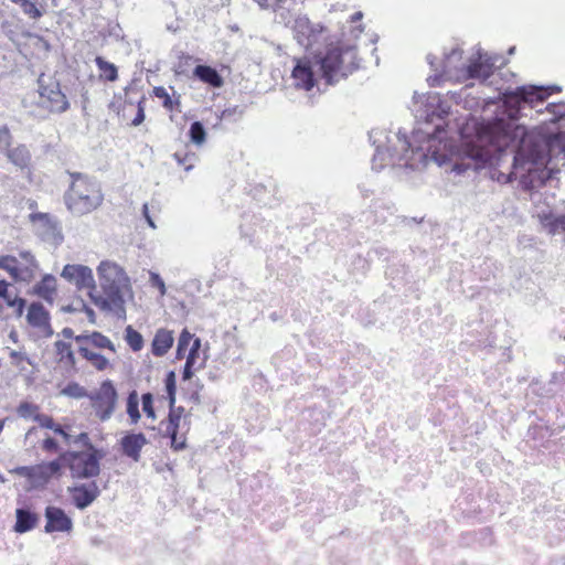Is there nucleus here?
I'll use <instances>...</instances> for the list:
<instances>
[{
  "mask_svg": "<svg viewBox=\"0 0 565 565\" xmlns=\"http://www.w3.org/2000/svg\"><path fill=\"white\" fill-rule=\"evenodd\" d=\"M558 86H519L510 92L514 109L508 120L495 118L480 129L490 148L469 147L452 162L462 174L490 167V178L500 183L519 179L525 190H534L552 178L553 159H565V103L540 105Z\"/></svg>",
  "mask_w": 565,
  "mask_h": 565,
  "instance_id": "1",
  "label": "nucleus"
},
{
  "mask_svg": "<svg viewBox=\"0 0 565 565\" xmlns=\"http://www.w3.org/2000/svg\"><path fill=\"white\" fill-rule=\"evenodd\" d=\"M370 139L375 146V153L372 160V168L382 169L386 163V158L393 164L404 162V166L412 170L425 167L428 161V154L422 147H414L413 142L406 137L405 132H387L375 129L370 132Z\"/></svg>",
  "mask_w": 565,
  "mask_h": 565,
  "instance_id": "2",
  "label": "nucleus"
},
{
  "mask_svg": "<svg viewBox=\"0 0 565 565\" xmlns=\"http://www.w3.org/2000/svg\"><path fill=\"white\" fill-rule=\"evenodd\" d=\"M97 271L104 296L88 291L92 302L102 311L126 319L125 295L131 291L129 277L120 266L110 262H102Z\"/></svg>",
  "mask_w": 565,
  "mask_h": 565,
  "instance_id": "3",
  "label": "nucleus"
},
{
  "mask_svg": "<svg viewBox=\"0 0 565 565\" xmlns=\"http://www.w3.org/2000/svg\"><path fill=\"white\" fill-rule=\"evenodd\" d=\"M497 57H491L487 53L478 51L476 57L463 61L462 51L460 49H452L445 57L441 65V73L429 77L431 85L439 82L441 77L446 79L467 81L480 79L484 82L488 79L495 67Z\"/></svg>",
  "mask_w": 565,
  "mask_h": 565,
  "instance_id": "4",
  "label": "nucleus"
},
{
  "mask_svg": "<svg viewBox=\"0 0 565 565\" xmlns=\"http://www.w3.org/2000/svg\"><path fill=\"white\" fill-rule=\"evenodd\" d=\"M71 184L64 194V202L67 210L76 215H86L97 210L103 201L100 183L96 178L81 172H68Z\"/></svg>",
  "mask_w": 565,
  "mask_h": 565,
  "instance_id": "5",
  "label": "nucleus"
},
{
  "mask_svg": "<svg viewBox=\"0 0 565 565\" xmlns=\"http://www.w3.org/2000/svg\"><path fill=\"white\" fill-rule=\"evenodd\" d=\"M356 58L355 45L340 42L337 46L330 47L323 56H320L316 66L326 85L332 86L358 67Z\"/></svg>",
  "mask_w": 565,
  "mask_h": 565,
  "instance_id": "6",
  "label": "nucleus"
},
{
  "mask_svg": "<svg viewBox=\"0 0 565 565\" xmlns=\"http://www.w3.org/2000/svg\"><path fill=\"white\" fill-rule=\"evenodd\" d=\"M103 452L89 445V450L66 451L61 455L64 465H67L73 478L89 479L100 472Z\"/></svg>",
  "mask_w": 565,
  "mask_h": 565,
  "instance_id": "7",
  "label": "nucleus"
},
{
  "mask_svg": "<svg viewBox=\"0 0 565 565\" xmlns=\"http://www.w3.org/2000/svg\"><path fill=\"white\" fill-rule=\"evenodd\" d=\"M89 399L96 416L102 422H107L114 414L118 393L110 380H106L100 384L98 391L90 393Z\"/></svg>",
  "mask_w": 565,
  "mask_h": 565,
  "instance_id": "8",
  "label": "nucleus"
},
{
  "mask_svg": "<svg viewBox=\"0 0 565 565\" xmlns=\"http://www.w3.org/2000/svg\"><path fill=\"white\" fill-rule=\"evenodd\" d=\"M292 31L298 44L309 50L319 41L322 26L312 24L307 17H298L295 19Z\"/></svg>",
  "mask_w": 565,
  "mask_h": 565,
  "instance_id": "9",
  "label": "nucleus"
},
{
  "mask_svg": "<svg viewBox=\"0 0 565 565\" xmlns=\"http://www.w3.org/2000/svg\"><path fill=\"white\" fill-rule=\"evenodd\" d=\"M36 234L46 242L60 244L63 239L56 218L46 213H33L30 215Z\"/></svg>",
  "mask_w": 565,
  "mask_h": 565,
  "instance_id": "10",
  "label": "nucleus"
},
{
  "mask_svg": "<svg viewBox=\"0 0 565 565\" xmlns=\"http://www.w3.org/2000/svg\"><path fill=\"white\" fill-rule=\"evenodd\" d=\"M39 105L49 109L51 113H64L68 108L66 96L60 89L57 82L47 86L40 85Z\"/></svg>",
  "mask_w": 565,
  "mask_h": 565,
  "instance_id": "11",
  "label": "nucleus"
},
{
  "mask_svg": "<svg viewBox=\"0 0 565 565\" xmlns=\"http://www.w3.org/2000/svg\"><path fill=\"white\" fill-rule=\"evenodd\" d=\"M61 276L75 285L79 290L88 289L89 291H96L93 271L88 266L67 264L64 266Z\"/></svg>",
  "mask_w": 565,
  "mask_h": 565,
  "instance_id": "12",
  "label": "nucleus"
},
{
  "mask_svg": "<svg viewBox=\"0 0 565 565\" xmlns=\"http://www.w3.org/2000/svg\"><path fill=\"white\" fill-rule=\"evenodd\" d=\"M44 515L46 519L44 531L46 533L72 531L73 521L63 509L54 505H49L45 509Z\"/></svg>",
  "mask_w": 565,
  "mask_h": 565,
  "instance_id": "13",
  "label": "nucleus"
},
{
  "mask_svg": "<svg viewBox=\"0 0 565 565\" xmlns=\"http://www.w3.org/2000/svg\"><path fill=\"white\" fill-rule=\"evenodd\" d=\"M425 110L419 114V110H416V118L424 119L426 122L435 124L436 130L440 129V125L436 124L435 120H441L446 115H448L449 107L441 103L439 95L429 94L426 97Z\"/></svg>",
  "mask_w": 565,
  "mask_h": 565,
  "instance_id": "14",
  "label": "nucleus"
},
{
  "mask_svg": "<svg viewBox=\"0 0 565 565\" xmlns=\"http://www.w3.org/2000/svg\"><path fill=\"white\" fill-rule=\"evenodd\" d=\"M68 491L72 494L73 504L78 510H85L88 508L100 494V490L96 481L74 486L73 488H70Z\"/></svg>",
  "mask_w": 565,
  "mask_h": 565,
  "instance_id": "15",
  "label": "nucleus"
},
{
  "mask_svg": "<svg viewBox=\"0 0 565 565\" xmlns=\"http://www.w3.org/2000/svg\"><path fill=\"white\" fill-rule=\"evenodd\" d=\"M291 77L297 88L310 90L317 83L316 71L309 61L297 60Z\"/></svg>",
  "mask_w": 565,
  "mask_h": 565,
  "instance_id": "16",
  "label": "nucleus"
},
{
  "mask_svg": "<svg viewBox=\"0 0 565 565\" xmlns=\"http://www.w3.org/2000/svg\"><path fill=\"white\" fill-rule=\"evenodd\" d=\"M148 444L142 433H128L120 439L122 454L134 461L140 460L141 449Z\"/></svg>",
  "mask_w": 565,
  "mask_h": 565,
  "instance_id": "17",
  "label": "nucleus"
},
{
  "mask_svg": "<svg viewBox=\"0 0 565 565\" xmlns=\"http://www.w3.org/2000/svg\"><path fill=\"white\" fill-rule=\"evenodd\" d=\"M15 519L13 530L22 534L33 530L38 525L40 516L30 509L19 508L15 510Z\"/></svg>",
  "mask_w": 565,
  "mask_h": 565,
  "instance_id": "18",
  "label": "nucleus"
},
{
  "mask_svg": "<svg viewBox=\"0 0 565 565\" xmlns=\"http://www.w3.org/2000/svg\"><path fill=\"white\" fill-rule=\"evenodd\" d=\"M193 76L213 88H221L224 84L221 74L210 65H196L193 70Z\"/></svg>",
  "mask_w": 565,
  "mask_h": 565,
  "instance_id": "19",
  "label": "nucleus"
},
{
  "mask_svg": "<svg viewBox=\"0 0 565 565\" xmlns=\"http://www.w3.org/2000/svg\"><path fill=\"white\" fill-rule=\"evenodd\" d=\"M26 320L34 328L50 329V313L40 302H32L30 305Z\"/></svg>",
  "mask_w": 565,
  "mask_h": 565,
  "instance_id": "20",
  "label": "nucleus"
},
{
  "mask_svg": "<svg viewBox=\"0 0 565 565\" xmlns=\"http://www.w3.org/2000/svg\"><path fill=\"white\" fill-rule=\"evenodd\" d=\"M172 332L166 329H159L152 340V353L156 356H163L173 344Z\"/></svg>",
  "mask_w": 565,
  "mask_h": 565,
  "instance_id": "21",
  "label": "nucleus"
},
{
  "mask_svg": "<svg viewBox=\"0 0 565 565\" xmlns=\"http://www.w3.org/2000/svg\"><path fill=\"white\" fill-rule=\"evenodd\" d=\"M63 461L61 457L58 459L52 460L50 462H43L41 465L35 466L34 471V480H39L41 482H47L52 477L58 475L61 472Z\"/></svg>",
  "mask_w": 565,
  "mask_h": 565,
  "instance_id": "22",
  "label": "nucleus"
},
{
  "mask_svg": "<svg viewBox=\"0 0 565 565\" xmlns=\"http://www.w3.org/2000/svg\"><path fill=\"white\" fill-rule=\"evenodd\" d=\"M8 160L20 169L28 168L31 161V153L25 145H18L9 148L6 152Z\"/></svg>",
  "mask_w": 565,
  "mask_h": 565,
  "instance_id": "23",
  "label": "nucleus"
},
{
  "mask_svg": "<svg viewBox=\"0 0 565 565\" xmlns=\"http://www.w3.org/2000/svg\"><path fill=\"white\" fill-rule=\"evenodd\" d=\"M201 339L200 338H195L193 340V343H192V347L189 351V354L186 356V361H185V364H184V367H183V372H182V379L183 381H189L192 379L193 376V367L196 363V359L199 358V352L201 350Z\"/></svg>",
  "mask_w": 565,
  "mask_h": 565,
  "instance_id": "24",
  "label": "nucleus"
},
{
  "mask_svg": "<svg viewBox=\"0 0 565 565\" xmlns=\"http://www.w3.org/2000/svg\"><path fill=\"white\" fill-rule=\"evenodd\" d=\"M34 292L45 301H53V294L55 292V278L46 275L43 279L34 286Z\"/></svg>",
  "mask_w": 565,
  "mask_h": 565,
  "instance_id": "25",
  "label": "nucleus"
},
{
  "mask_svg": "<svg viewBox=\"0 0 565 565\" xmlns=\"http://www.w3.org/2000/svg\"><path fill=\"white\" fill-rule=\"evenodd\" d=\"M78 352L81 353V355L84 359L89 361L92 363V365H94L96 367V370H98V371L106 370L109 364V361L107 358H105L104 355H102L99 353L88 350L84 345L79 347Z\"/></svg>",
  "mask_w": 565,
  "mask_h": 565,
  "instance_id": "26",
  "label": "nucleus"
},
{
  "mask_svg": "<svg viewBox=\"0 0 565 565\" xmlns=\"http://www.w3.org/2000/svg\"><path fill=\"white\" fill-rule=\"evenodd\" d=\"M35 420L40 426L52 429L55 434L62 436L67 444H71L72 435L65 431L61 425L55 424L52 417L46 415H36Z\"/></svg>",
  "mask_w": 565,
  "mask_h": 565,
  "instance_id": "27",
  "label": "nucleus"
},
{
  "mask_svg": "<svg viewBox=\"0 0 565 565\" xmlns=\"http://www.w3.org/2000/svg\"><path fill=\"white\" fill-rule=\"evenodd\" d=\"M0 268L7 270L14 280H24L18 266V260L13 256H0Z\"/></svg>",
  "mask_w": 565,
  "mask_h": 565,
  "instance_id": "28",
  "label": "nucleus"
},
{
  "mask_svg": "<svg viewBox=\"0 0 565 565\" xmlns=\"http://www.w3.org/2000/svg\"><path fill=\"white\" fill-rule=\"evenodd\" d=\"M56 353L60 355V361L65 362L71 367H74L76 364V359L74 352L72 351V347L70 343L64 341H56L55 344Z\"/></svg>",
  "mask_w": 565,
  "mask_h": 565,
  "instance_id": "29",
  "label": "nucleus"
},
{
  "mask_svg": "<svg viewBox=\"0 0 565 565\" xmlns=\"http://www.w3.org/2000/svg\"><path fill=\"white\" fill-rule=\"evenodd\" d=\"M96 66L102 72V76L109 82H114L118 77V71L115 64L106 61L102 56H96L95 58Z\"/></svg>",
  "mask_w": 565,
  "mask_h": 565,
  "instance_id": "30",
  "label": "nucleus"
},
{
  "mask_svg": "<svg viewBox=\"0 0 565 565\" xmlns=\"http://www.w3.org/2000/svg\"><path fill=\"white\" fill-rule=\"evenodd\" d=\"M127 414L131 424H137L141 417L137 391H131L127 397Z\"/></svg>",
  "mask_w": 565,
  "mask_h": 565,
  "instance_id": "31",
  "label": "nucleus"
},
{
  "mask_svg": "<svg viewBox=\"0 0 565 565\" xmlns=\"http://www.w3.org/2000/svg\"><path fill=\"white\" fill-rule=\"evenodd\" d=\"M125 340L135 352L140 351L143 347V338L141 333L135 330L131 326H128L125 329Z\"/></svg>",
  "mask_w": 565,
  "mask_h": 565,
  "instance_id": "32",
  "label": "nucleus"
},
{
  "mask_svg": "<svg viewBox=\"0 0 565 565\" xmlns=\"http://www.w3.org/2000/svg\"><path fill=\"white\" fill-rule=\"evenodd\" d=\"M189 137L190 140L196 146H201L202 143H204L206 138V131L201 121H193L191 124L189 129Z\"/></svg>",
  "mask_w": 565,
  "mask_h": 565,
  "instance_id": "33",
  "label": "nucleus"
},
{
  "mask_svg": "<svg viewBox=\"0 0 565 565\" xmlns=\"http://www.w3.org/2000/svg\"><path fill=\"white\" fill-rule=\"evenodd\" d=\"M61 394L65 395V396H68V397H73V398H84V397H88L89 398V395H90V393H88L87 390L84 386L79 385L76 382H70L61 391Z\"/></svg>",
  "mask_w": 565,
  "mask_h": 565,
  "instance_id": "34",
  "label": "nucleus"
},
{
  "mask_svg": "<svg viewBox=\"0 0 565 565\" xmlns=\"http://www.w3.org/2000/svg\"><path fill=\"white\" fill-rule=\"evenodd\" d=\"M183 411H184V408L181 406L177 407L174 409H170L169 416H168V423H167V427H166L167 434H178L180 419H181V415H182Z\"/></svg>",
  "mask_w": 565,
  "mask_h": 565,
  "instance_id": "35",
  "label": "nucleus"
},
{
  "mask_svg": "<svg viewBox=\"0 0 565 565\" xmlns=\"http://www.w3.org/2000/svg\"><path fill=\"white\" fill-rule=\"evenodd\" d=\"M89 343L98 349H109L113 352L115 351L113 342L99 332H93L89 334Z\"/></svg>",
  "mask_w": 565,
  "mask_h": 565,
  "instance_id": "36",
  "label": "nucleus"
},
{
  "mask_svg": "<svg viewBox=\"0 0 565 565\" xmlns=\"http://www.w3.org/2000/svg\"><path fill=\"white\" fill-rule=\"evenodd\" d=\"M192 340L193 334L190 333L186 329H183L178 340L177 359H181L184 356L185 350L188 349Z\"/></svg>",
  "mask_w": 565,
  "mask_h": 565,
  "instance_id": "37",
  "label": "nucleus"
},
{
  "mask_svg": "<svg viewBox=\"0 0 565 565\" xmlns=\"http://www.w3.org/2000/svg\"><path fill=\"white\" fill-rule=\"evenodd\" d=\"M20 8L22 9L23 13L26 14L31 19L38 20L43 15L42 11L31 0H25L20 6Z\"/></svg>",
  "mask_w": 565,
  "mask_h": 565,
  "instance_id": "38",
  "label": "nucleus"
},
{
  "mask_svg": "<svg viewBox=\"0 0 565 565\" xmlns=\"http://www.w3.org/2000/svg\"><path fill=\"white\" fill-rule=\"evenodd\" d=\"M141 402H142V411L145 412L147 417H149L151 419H154L156 418V413H154V408H153V396H152V394L151 393L142 394Z\"/></svg>",
  "mask_w": 565,
  "mask_h": 565,
  "instance_id": "39",
  "label": "nucleus"
},
{
  "mask_svg": "<svg viewBox=\"0 0 565 565\" xmlns=\"http://www.w3.org/2000/svg\"><path fill=\"white\" fill-rule=\"evenodd\" d=\"M153 93H154V96L162 99L163 100V107L169 109V110H172L173 107H174V104H179V102L174 103L172 100V98L170 97V95L168 94V92L166 90L164 87H154L153 89Z\"/></svg>",
  "mask_w": 565,
  "mask_h": 565,
  "instance_id": "40",
  "label": "nucleus"
},
{
  "mask_svg": "<svg viewBox=\"0 0 565 565\" xmlns=\"http://www.w3.org/2000/svg\"><path fill=\"white\" fill-rule=\"evenodd\" d=\"M244 114V108L239 106H234L232 108H226L222 111L220 118L224 120H233L236 121L237 119L242 118Z\"/></svg>",
  "mask_w": 565,
  "mask_h": 565,
  "instance_id": "41",
  "label": "nucleus"
},
{
  "mask_svg": "<svg viewBox=\"0 0 565 565\" xmlns=\"http://www.w3.org/2000/svg\"><path fill=\"white\" fill-rule=\"evenodd\" d=\"M12 135L8 128V126L0 127V152H7L11 145Z\"/></svg>",
  "mask_w": 565,
  "mask_h": 565,
  "instance_id": "42",
  "label": "nucleus"
},
{
  "mask_svg": "<svg viewBox=\"0 0 565 565\" xmlns=\"http://www.w3.org/2000/svg\"><path fill=\"white\" fill-rule=\"evenodd\" d=\"M10 358L14 361L17 367L20 369V371H24L25 367L21 364L23 361H25L28 364L33 365L31 359L24 353L20 351L12 350L10 352Z\"/></svg>",
  "mask_w": 565,
  "mask_h": 565,
  "instance_id": "43",
  "label": "nucleus"
},
{
  "mask_svg": "<svg viewBox=\"0 0 565 565\" xmlns=\"http://www.w3.org/2000/svg\"><path fill=\"white\" fill-rule=\"evenodd\" d=\"M173 157L179 164L184 166L186 171H189L193 167V159L195 157L193 153L189 154V153L175 152L173 154Z\"/></svg>",
  "mask_w": 565,
  "mask_h": 565,
  "instance_id": "44",
  "label": "nucleus"
},
{
  "mask_svg": "<svg viewBox=\"0 0 565 565\" xmlns=\"http://www.w3.org/2000/svg\"><path fill=\"white\" fill-rule=\"evenodd\" d=\"M150 284L151 286L157 287L162 296L166 294V284L159 274L153 271L150 273Z\"/></svg>",
  "mask_w": 565,
  "mask_h": 565,
  "instance_id": "45",
  "label": "nucleus"
},
{
  "mask_svg": "<svg viewBox=\"0 0 565 565\" xmlns=\"http://www.w3.org/2000/svg\"><path fill=\"white\" fill-rule=\"evenodd\" d=\"M35 409H36V406H34L33 404L23 402L18 407V414L21 417L26 418V417H30L35 412Z\"/></svg>",
  "mask_w": 565,
  "mask_h": 565,
  "instance_id": "46",
  "label": "nucleus"
},
{
  "mask_svg": "<svg viewBox=\"0 0 565 565\" xmlns=\"http://www.w3.org/2000/svg\"><path fill=\"white\" fill-rule=\"evenodd\" d=\"M166 384V391L167 393L177 392V384H175V373L173 371H170L164 380Z\"/></svg>",
  "mask_w": 565,
  "mask_h": 565,
  "instance_id": "47",
  "label": "nucleus"
},
{
  "mask_svg": "<svg viewBox=\"0 0 565 565\" xmlns=\"http://www.w3.org/2000/svg\"><path fill=\"white\" fill-rule=\"evenodd\" d=\"M34 471H35V466H32V467L22 466V467H18L15 469V472L18 475L29 478V479H32V480H34Z\"/></svg>",
  "mask_w": 565,
  "mask_h": 565,
  "instance_id": "48",
  "label": "nucleus"
},
{
  "mask_svg": "<svg viewBox=\"0 0 565 565\" xmlns=\"http://www.w3.org/2000/svg\"><path fill=\"white\" fill-rule=\"evenodd\" d=\"M78 305H81V310L86 313L88 321L90 323H95L96 322L95 311L90 307H88L83 300H81Z\"/></svg>",
  "mask_w": 565,
  "mask_h": 565,
  "instance_id": "49",
  "label": "nucleus"
},
{
  "mask_svg": "<svg viewBox=\"0 0 565 565\" xmlns=\"http://www.w3.org/2000/svg\"><path fill=\"white\" fill-rule=\"evenodd\" d=\"M42 447L46 451H56L58 449V444L54 438L47 437L43 440Z\"/></svg>",
  "mask_w": 565,
  "mask_h": 565,
  "instance_id": "50",
  "label": "nucleus"
},
{
  "mask_svg": "<svg viewBox=\"0 0 565 565\" xmlns=\"http://www.w3.org/2000/svg\"><path fill=\"white\" fill-rule=\"evenodd\" d=\"M72 443H74V444H82L85 447H87V450H89V445H92L90 441H89V437H88V435L86 433H81L74 439L72 438L71 439V444Z\"/></svg>",
  "mask_w": 565,
  "mask_h": 565,
  "instance_id": "51",
  "label": "nucleus"
},
{
  "mask_svg": "<svg viewBox=\"0 0 565 565\" xmlns=\"http://www.w3.org/2000/svg\"><path fill=\"white\" fill-rule=\"evenodd\" d=\"M143 120H145V110H143V107L141 106V103H139L137 115L132 119L131 124L134 126H139Z\"/></svg>",
  "mask_w": 565,
  "mask_h": 565,
  "instance_id": "52",
  "label": "nucleus"
},
{
  "mask_svg": "<svg viewBox=\"0 0 565 565\" xmlns=\"http://www.w3.org/2000/svg\"><path fill=\"white\" fill-rule=\"evenodd\" d=\"M14 301H15V310H17V313L19 316H21L24 311V308H25V305H26V301L25 299L23 298H20L18 296H14Z\"/></svg>",
  "mask_w": 565,
  "mask_h": 565,
  "instance_id": "53",
  "label": "nucleus"
},
{
  "mask_svg": "<svg viewBox=\"0 0 565 565\" xmlns=\"http://www.w3.org/2000/svg\"><path fill=\"white\" fill-rule=\"evenodd\" d=\"M171 438V447L174 449V450H181L185 447V441H181L179 443L177 440V435L178 434H168Z\"/></svg>",
  "mask_w": 565,
  "mask_h": 565,
  "instance_id": "54",
  "label": "nucleus"
},
{
  "mask_svg": "<svg viewBox=\"0 0 565 565\" xmlns=\"http://www.w3.org/2000/svg\"><path fill=\"white\" fill-rule=\"evenodd\" d=\"M142 215L143 217L146 218L148 225L152 228H156V224L153 222V220L151 218V216L149 215V209H148V204H143L142 206Z\"/></svg>",
  "mask_w": 565,
  "mask_h": 565,
  "instance_id": "55",
  "label": "nucleus"
},
{
  "mask_svg": "<svg viewBox=\"0 0 565 565\" xmlns=\"http://www.w3.org/2000/svg\"><path fill=\"white\" fill-rule=\"evenodd\" d=\"M8 287H9V284L6 280L1 279L0 280V298L7 299V295H9Z\"/></svg>",
  "mask_w": 565,
  "mask_h": 565,
  "instance_id": "56",
  "label": "nucleus"
},
{
  "mask_svg": "<svg viewBox=\"0 0 565 565\" xmlns=\"http://www.w3.org/2000/svg\"><path fill=\"white\" fill-rule=\"evenodd\" d=\"M175 393L177 392H172V393H167L168 395V399H169V408L170 409H174L177 408L174 405H175Z\"/></svg>",
  "mask_w": 565,
  "mask_h": 565,
  "instance_id": "57",
  "label": "nucleus"
},
{
  "mask_svg": "<svg viewBox=\"0 0 565 565\" xmlns=\"http://www.w3.org/2000/svg\"><path fill=\"white\" fill-rule=\"evenodd\" d=\"M75 341L79 344L89 342V334H79L74 337Z\"/></svg>",
  "mask_w": 565,
  "mask_h": 565,
  "instance_id": "58",
  "label": "nucleus"
},
{
  "mask_svg": "<svg viewBox=\"0 0 565 565\" xmlns=\"http://www.w3.org/2000/svg\"><path fill=\"white\" fill-rule=\"evenodd\" d=\"M61 333L65 339H72L75 337L74 331L71 328H64Z\"/></svg>",
  "mask_w": 565,
  "mask_h": 565,
  "instance_id": "59",
  "label": "nucleus"
},
{
  "mask_svg": "<svg viewBox=\"0 0 565 565\" xmlns=\"http://www.w3.org/2000/svg\"><path fill=\"white\" fill-rule=\"evenodd\" d=\"M276 0H257L260 7L263 8H270L275 4Z\"/></svg>",
  "mask_w": 565,
  "mask_h": 565,
  "instance_id": "60",
  "label": "nucleus"
},
{
  "mask_svg": "<svg viewBox=\"0 0 565 565\" xmlns=\"http://www.w3.org/2000/svg\"><path fill=\"white\" fill-rule=\"evenodd\" d=\"M431 159L438 163V166H443L446 162V159L441 156H438L436 152L433 153Z\"/></svg>",
  "mask_w": 565,
  "mask_h": 565,
  "instance_id": "61",
  "label": "nucleus"
},
{
  "mask_svg": "<svg viewBox=\"0 0 565 565\" xmlns=\"http://www.w3.org/2000/svg\"><path fill=\"white\" fill-rule=\"evenodd\" d=\"M63 311L64 312H75V311H82V310H81V306L74 307L73 305H68V306L63 307Z\"/></svg>",
  "mask_w": 565,
  "mask_h": 565,
  "instance_id": "62",
  "label": "nucleus"
},
{
  "mask_svg": "<svg viewBox=\"0 0 565 565\" xmlns=\"http://www.w3.org/2000/svg\"><path fill=\"white\" fill-rule=\"evenodd\" d=\"M9 307H15L14 297H12L10 294L7 295V299H3Z\"/></svg>",
  "mask_w": 565,
  "mask_h": 565,
  "instance_id": "63",
  "label": "nucleus"
},
{
  "mask_svg": "<svg viewBox=\"0 0 565 565\" xmlns=\"http://www.w3.org/2000/svg\"><path fill=\"white\" fill-rule=\"evenodd\" d=\"M363 14L362 12H355L352 17H351V22H356V21H360L362 19Z\"/></svg>",
  "mask_w": 565,
  "mask_h": 565,
  "instance_id": "64",
  "label": "nucleus"
}]
</instances>
